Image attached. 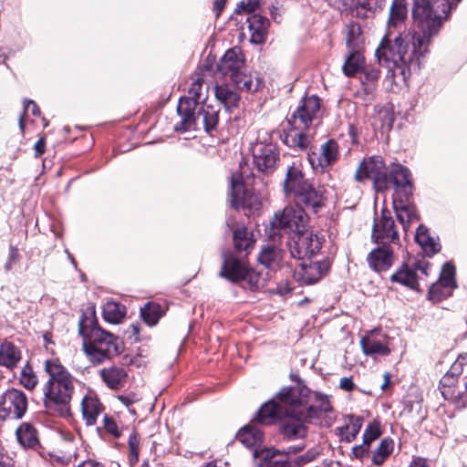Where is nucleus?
I'll use <instances>...</instances> for the list:
<instances>
[{
	"label": "nucleus",
	"instance_id": "obj_23",
	"mask_svg": "<svg viewBox=\"0 0 467 467\" xmlns=\"http://www.w3.org/2000/svg\"><path fill=\"white\" fill-rule=\"evenodd\" d=\"M394 259L392 245L380 244L368 254L367 262L372 270L379 273L389 270Z\"/></svg>",
	"mask_w": 467,
	"mask_h": 467
},
{
	"label": "nucleus",
	"instance_id": "obj_50",
	"mask_svg": "<svg viewBox=\"0 0 467 467\" xmlns=\"http://www.w3.org/2000/svg\"><path fill=\"white\" fill-rule=\"evenodd\" d=\"M23 109L24 113L20 116L19 119V128L21 131H24L25 130V124H24V116L26 115L29 111H31L32 115L34 116H39L40 115V109L38 106L31 99H25L23 102Z\"/></svg>",
	"mask_w": 467,
	"mask_h": 467
},
{
	"label": "nucleus",
	"instance_id": "obj_9",
	"mask_svg": "<svg viewBox=\"0 0 467 467\" xmlns=\"http://www.w3.org/2000/svg\"><path fill=\"white\" fill-rule=\"evenodd\" d=\"M291 379L296 381V386L282 388L276 394V400L286 414L300 416V410H304L310 402L311 390L299 379L298 376L291 375Z\"/></svg>",
	"mask_w": 467,
	"mask_h": 467
},
{
	"label": "nucleus",
	"instance_id": "obj_34",
	"mask_svg": "<svg viewBox=\"0 0 467 467\" xmlns=\"http://www.w3.org/2000/svg\"><path fill=\"white\" fill-rule=\"evenodd\" d=\"M21 358V350L14 343L4 341L0 345V366L13 369L17 366Z\"/></svg>",
	"mask_w": 467,
	"mask_h": 467
},
{
	"label": "nucleus",
	"instance_id": "obj_56",
	"mask_svg": "<svg viewBox=\"0 0 467 467\" xmlns=\"http://www.w3.org/2000/svg\"><path fill=\"white\" fill-rule=\"evenodd\" d=\"M103 426L104 429L110 434H112L115 437L120 436V431H119V427L115 420L109 417L108 415H105L103 418Z\"/></svg>",
	"mask_w": 467,
	"mask_h": 467
},
{
	"label": "nucleus",
	"instance_id": "obj_64",
	"mask_svg": "<svg viewBox=\"0 0 467 467\" xmlns=\"http://www.w3.org/2000/svg\"><path fill=\"white\" fill-rule=\"evenodd\" d=\"M418 274V272H420L423 275H428V270L430 267V264L425 261H418L412 265Z\"/></svg>",
	"mask_w": 467,
	"mask_h": 467
},
{
	"label": "nucleus",
	"instance_id": "obj_33",
	"mask_svg": "<svg viewBox=\"0 0 467 467\" xmlns=\"http://www.w3.org/2000/svg\"><path fill=\"white\" fill-rule=\"evenodd\" d=\"M99 376L106 386L111 389L122 388L127 379L125 369L116 366L103 368L99 370Z\"/></svg>",
	"mask_w": 467,
	"mask_h": 467
},
{
	"label": "nucleus",
	"instance_id": "obj_13",
	"mask_svg": "<svg viewBox=\"0 0 467 467\" xmlns=\"http://www.w3.org/2000/svg\"><path fill=\"white\" fill-rule=\"evenodd\" d=\"M26 395L20 389H9L0 396V419L20 420L27 410Z\"/></svg>",
	"mask_w": 467,
	"mask_h": 467
},
{
	"label": "nucleus",
	"instance_id": "obj_60",
	"mask_svg": "<svg viewBox=\"0 0 467 467\" xmlns=\"http://www.w3.org/2000/svg\"><path fill=\"white\" fill-rule=\"evenodd\" d=\"M118 399L121 401L122 404H124L127 407L139 400V398L135 393L120 395L118 397Z\"/></svg>",
	"mask_w": 467,
	"mask_h": 467
},
{
	"label": "nucleus",
	"instance_id": "obj_40",
	"mask_svg": "<svg viewBox=\"0 0 467 467\" xmlns=\"http://www.w3.org/2000/svg\"><path fill=\"white\" fill-rule=\"evenodd\" d=\"M16 435L24 448L36 449L39 444L36 430L28 422H23L16 429Z\"/></svg>",
	"mask_w": 467,
	"mask_h": 467
},
{
	"label": "nucleus",
	"instance_id": "obj_17",
	"mask_svg": "<svg viewBox=\"0 0 467 467\" xmlns=\"http://www.w3.org/2000/svg\"><path fill=\"white\" fill-rule=\"evenodd\" d=\"M289 253L291 257L296 260H303L306 257H310L320 248L317 238L314 237L313 234L306 231V228L289 236Z\"/></svg>",
	"mask_w": 467,
	"mask_h": 467
},
{
	"label": "nucleus",
	"instance_id": "obj_21",
	"mask_svg": "<svg viewBox=\"0 0 467 467\" xmlns=\"http://www.w3.org/2000/svg\"><path fill=\"white\" fill-rule=\"evenodd\" d=\"M455 267L451 263H445L442 266L439 282L432 285L429 290V295L433 300H441L451 295L455 284Z\"/></svg>",
	"mask_w": 467,
	"mask_h": 467
},
{
	"label": "nucleus",
	"instance_id": "obj_47",
	"mask_svg": "<svg viewBox=\"0 0 467 467\" xmlns=\"http://www.w3.org/2000/svg\"><path fill=\"white\" fill-rule=\"evenodd\" d=\"M19 380L22 386L29 390L36 386L38 382L37 377L28 363L22 368Z\"/></svg>",
	"mask_w": 467,
	"mask_h": 467
},
{
	"label": "nucleus",
	"instance_id": "obj_22",
	"mask_svg": "<svg viewBox=\"0 0 467 467\" xmlns=\"http://www.w3.org/2000/svg\"><path fill=\"white\" fill-rule=\"evenodd\" d=\"M328 269L327 261L302 263L299 268L295 270V277L302 285H313L326 275Z\"/></svg>",
	"mask_w": 467,
	"mask_h": 467
},
{
	"label": "nucleus",
	"instance_id": "obj_19",
	"mask_svg": "<svg viewBox=\"0 0 467 467\" xmlns=\"http://www.w3.org/2000/svg\"><path fill=\"white\" fill-rule=\"evenodd\" d=\"M360 28L356 26H351L347 35L346 42L350 53L346 57L345 63L342 67L343 73L347 77H353L364 68L365 58L357 49Z\"/></svg>",
	"mask_w": 467,
	"mask_h": 467
},
{
	"label": "nucleus",
	"instance_id": "obj_42",
	"mask_svg": "<svg viewBox=\"0 0 467 467\" xmlns=\"http://www.w3.org/2000/svg\"><path fill=\"white\" fill-rule=\"evenodd\" d=\"M102 314L107 322L118 324L125 316V306L117 302L109 301L103 305Z\"/></svg>",
	"mask_w": 467,
	"mask_h": 467
},
{
	"label": "nucleus",
	"instance_id": "obj_53",
	"mask_svg": "<svg viewBox=\"0 0 467 467\" xmlns=\"http://www.w3.org/2000/svg\"><path fill=\"white\" fill-rule=\"evenodd\" d=\"M261 80L256 79L255 81H254L250 75L245 74V77H244V81L242 83L241 89L247 92H254L257 91L261 88Z\"/></svg>",
	"mask_w": 467,
	"mask_h": 467
},
{
	"label": "nucleus",
	"instance_id": "obj_55",
	"mask_svg": "<svg viewBox=\"0 0 467 467\" xmlns=\"http://www.w3.org/2000/svg\"><path fill=\"white\" fill-rule=\"evenodd\" d=\"M362 88L358 91V96L365 101L370 100L376 92L377 86H374V84H361Z\"/></svg>",
	"mask_w": 467,
	"mask_h": 467
},
{
	"label": "nucleus",
	"instance_id": "obj_25",
	"mask_svg": "<svg viewBox=\"0 0 467 467\" xmlns=\"http://www.w3.org/2000/svg\"><path fill=\"white\" fill-rule=\"evenodd\" d=\"M249 275V269L244 262L233 254H224L220 276L237 283L245 280Z\"/></svg>",
	"mask_w": 467,
	"mask_h": 467
},
{
	"label": "nucleus",
	"instance_id": "obj_32",
	"mask_svg": "<svg viewBox=\"0 0 467 467\" xmlns=\"http://www.w3.org/2000/svg\"><path fill=\"white\" fill-rule=\"evenodd\" d=\"M103 407L94 394H87L81 401V412L87 425L96 424L98 417L101 414Z\"/></svg>",
	"mask_w": 467,
	"mask_h": 467
},
{
	"label": "nucleus",
	"instance_id": "obj_35",
	"mask_svg": "<svg viewBox=\"0 0 467 467\" xmlns=\"http://www.w3.org/2000/svg\"><path fill=\"white\" fill-rule=\"evenodd\" d=\"M285 253L275 246H266L262 249L258 255V261L271 271H275L281 267Z\"/></svg>",
	"mask_w": 467,
	"mask_h": 467
},
{
	"label": "nucleus",
	"instance_id": "obj_10",
	"mask_svg": "<svg viewBox=\"0 0 467 467\" xmlns=\"http://www.w3.org/2000/svg\"><path fill=\"white\" fill-rule=\"evenodd\" d=\"M307 216L299 206H286L282 212L276 213L271 221L273 234H287L289 236L306 227Z\"/></svg>",
	"mask_w": 467,
	"mask_h": 467
},
{
	"label": "nucleus",
	"instance_id": "obj_43",
	"mask_svg": "<svg viewBox=\"0 0 467 467\" xmlns=\"http://www.w3.org/2000/svg\"><path fill=\"white\" fill-rule=\"evenodd\" d=\"M394 449V441L390 438H384L374 451L372 455L373 464L379 466L392 453Z\"/></svg>",
	"mask_w": 467,
	"mask_h": 467
},
{
	"label": "nucleus",
	"instance_id": "obj_41",
	"mask_svg": "<svg viewBox=\"0 0 467 467\" xmlns=\"http://www.w3.org/2000/svg\"><path fill=\"white\" fill-rule=\"evenodd\" d=\"M415 239L429 256L437 254L441 250V244L434 237L431 236L428 229L422 224L418 226Z\"/></svg>",
	"mask_w": 467,
	"mask_h": 467
},
{
	"label": "nucleus",
	"instance_id": "obj_6",
	"mask_svg": "<svg viewBox=\"0 0 467 467\" xmlns=\"http://www.w3.org/2000/svg\"><path fill=\"white\" fill-rule=\"evenodd\" d=\"M203 80L197 78L191 84L188 95L180 99L177 113L181 117V121L175 125V130L182 132L191 130L194 124V119L192 118L193 110L205 104L208 98V86L203 88Z\"/></svg>",
	"mask_w": 467,
	"mask_h": 467
},
{
	"label": "nucleus",
	"instance_id": "obj_31",
	"mask_svg": "<svg viewBox=\"0 0 467 467\" xmlns=\"http://www.w3.org/2000/svg\"><path fill=\"white\" fill-rule=\"evenodd\" d=\"M285 414V410L275 398L261 406L257 413V421L263 425H270Z\"/></svg>",
	"mask_w": 467,
	"mask_h": 467
},
{
	"label": "nucleus",
	"instance_id": "obj_20",
	"mask_svg": "<svg viewBox=\"0 0 467 467\" xmlns=\"http://www.w3.org/2000/svg\"><path fill=\"white\" fill-rule=\"evenodd\" d=\"M389 337L381 333L380 330L375 329L369 331L360 340L362 351L367 356H388L391 350L389 347Z\"/></svg>",
	"mask_w": 467,
	"mask_h": 467
},
{
	"label": "nucleus",
	"instance_id": "obj_38",
	"mask_svg": "<svg viewBox=\"0 0 467 467\" xmlns=\"http://www.w3.org/2000/svg\"><path fill=\"white\" fill-rule=\"evenodd\" d=\"M363 424V418L358 416H348V422L337 428V434L340 437L341 441L351 442L358 434Z\"/></svg>",
	"mask_w": 467,
	"mask_h": 467
},
{
	"label": "nucleus",
	"instance_id": "obj_18",
	"mask_svg": "<svg viewBox=\"0 0 467 467\" xmlns=\"http://www.w3.org/2000/svg\"><path fill=\"white\" fill-rule=\"evenodd\" d=\"M372 239L377 244H398L400 237L391 213L387 209H382L380 218L374 223Z\"/></svg>",
	"mask_w": 467,
	"mask_h": 467
},
{
	"label": "nucleus",
	"instance_id": "obj_62",
	"mask_svg": "<svg viewBox=\"0 0 467 467\" xmlns=\"http://www.w3.org/2000/svg\"><path fill=\"white\" fill-rule=\"evenodd\" d=\"M244 77H245V74L243 72V70H240L236 73H232L231 76H229L232 82L239 88H242V83L244 81Z\"/></svg>",
	"mask_w": 467,
	"mask_h": 467
},
{
	"label": "nucleus",
	"instance_id": "obj_5",
	"mask_svg": "<svg viewBox=\"0 0 467 467\" xmlns=\"http://www.w3.org/2000/svg\"><path fill=\"white\" fill-rule=\"evenodd\" d=\"M320 99L317 96L304 98L296 110L287 119L290 128L280 135L284 144L295 150H306L311 144V137L306 133L317 117Z\"/></svg>",
	"mask_w": 467,
	"mask_h": 467
},
{
	"label": "nucleus",
	"instance_id": "obj_30",
	"mask_svg": "<svg viewBox=\"0 0 467 467\" xmlns=\"http://www.w3.org/2000/svg\"><path fill=\"white\" fill-rule=\"evenodd\" d=\"M263 431L254 423L242 428L237 433V440L245 447L252 449L253 454L257 450L265 449L263 447Z\"/></svg>",
	"mask_w": 467,
	"mask_h": 467
},
{
	"label": "nucleus",
	"instance_id": "obj_15",
	"mask_svg": "<svg viewBox=\"0 0 467 467\" xmlns=\"http://www.w3.org/2000/svg\"><path fill=\"white\" fill-rule=\"evenodd\" d=\"M306 150L311 167L322 172L336 163L339 155L338 143L332 139L324 142L317 150L310 145Z\"/></svg>",
	"mask_w": 467,
	"mask_h": 467
},
{
	"label": "nucleus",
	"instance_id": "obj_51",
	"mask_svg": "<svg viewBox=\"0 0 467 467\" xmlns=\"http://www.w3.org/2000/svg\"><path fill=\"white\" fill-rule=\"evenodd\" d=\"M380 76V72L379 69L371 67L364 70L363 75L361 77V84H374V86H378V81Z\"/></svg>",
	"mask_w": 467,
	"mask_h": 467
},
{
	"label": "nucleus",
	"instance_id": "obj_28",
	"mask_svg": "<svg viewBox=\"0 0 467 467\" xmlns=\"http://www.w3.org/2000/svg\"><path fill=\"white\" fill-rule=\"evenodd\" d=\"M306 421L299 415L292 414L279 426V432L285 441L303 439L307 435Z\"/></svg>",
	"mask_w": 467,
	"mask_h": 467
},
{
	"label": "nucleus",
	"instance_id": "obj_12",
	"mask_svg": "<svg viewBox=\"0 0 467 467\" xmlns=\"http://www.w3.org/2000/svg\"><path fill=\"white\" fill-rule=\"evenodd\" d=\"M253 163L259 172L272 174L279 161V150L277 146L268 140V135L262 140L260 137L252 147Z\"/></svg>",
	"mask_w": 467,
	"mask_h": 467
},
{
	"label": "nucleus",
	"instance_id": "obj_29",
	"mask_svg": "<svg viewBox=\"0 0 467 467\" xmlns=\"http://www.w3.org/2000/svg\"><path fill=\"white\" fill-rule=\"evenodd\" d=\"M307 182L299 166L294 162L286 170L283 191L286 196L294 197Z\"/></svg>",
	"mask_w": 467,
	"mask_h": 467
},
{
	"label": "nucleus",
	"instance_id": "obj_16",
	"mask_svg": "<svg viewBox=\"0 0 467 467\" xmlns=\"http://www.w3.org/2000/svg\"><path fill=\"white\" fill-rule=\"evenodd\" d=\"M279 455H281V450L265 448L255 451L254 458L259 459L258 465L260 467H302L313 459L309 452H306L295 458L276 460L275 457Z\"/></svg>",
	"mask_w": 467,
	"mask_h": 467
},
{
	"label": "nucleus",
	"instance_id": "obj_57",
	"mask_svg": "<svg viewBox=\"0 0 467 467\" xmlns=\"http://www.w3.org/2000/svg\"><path fill=\"white\" fill-rule=\"evenodd\" d=\"M305 444L291 445L285 449L281 450V455H285L287 458L296 455L305 450Z\"/></svg>",
	"mask_w": 467,
	"mask_h": 467
},
{
	"label": "nucleus",
	"instance_id": "obj_4",
	"mask_svg": "<svg viewBox=\"0 0 467 467\" xmlns=\"http://www.w3.org/2000/svg\"><path fill=\"white\" fill-rule=\"evenodd\" d=\"M78 332L82 337L83 351L94 365L111 359L122 351V343L119 337L98 327L93 318L85 315L78 322Z\"/></svg>",
	"mask_w": 467,
	"mask_h": 467
},
{
	"label": "nucleus",
	"instance_id": "obj_37",
	"mask_svg": "<svg viewBox=\"0 0 467 467\" xmlns=\"http://www.w3.org/2000/svg\"><path fill=\"white\" fill-rule=\"evenodd\" d=\"M252 42L259 44L265 40L269 20L260 15H253L247 18Z\"/></svg>",
	"mask_w": 467,
	"mask_h": 467
},
{
	"label": "nucleus",
	"instance_id": "obj_8",
	"mask_svg": "<svg viewBox=\"0 0 467 467\" xmlns=\"http://www.w3.org/2000/svg\"><path fill=\"white\" fill-rule=\"evenodd\" d=\"M464 366H467V352L460 354L451 366L447 373L440 381V389L443 398L451 401L457 408H464L467 405V394L462 389H456L455 383L462 373Z\"/></svg>",
	"mask_w": 467,
	"mask_h": 467
},
{
	"label": "nucleus",
	"instance_id": "obj_27",
	"mask_svg": "<svg viewBox=\"0 0 467 467\" xmlns=\"http://www.w3.org/2000/svg\"><path fill=\"white\" fill-rule=\"evenodd\" d=\"M297 203L317 213L324 206V198L321 190L317 189L311 182H307L303 189L294 196Z\"/></svg>",
	"mask_w": 467,
	"mask_h": 467
},
{
	"label": "nucleus",
	"instance_id": "obj_36",
	"mask_svg": "<svg viewBox=\"0 0 467 467\" xmlns=\"http://www.w3.org/2000/svg\"><path fill=\"white\" fill-rule=\"evenodd\" d=\"M419 275L416 273L412 265L407 264L402 265L390 276L391 282L399 283L410 289H417L419 286Z\"/></svg>",
	"mask_w": 467,
	"mask_h": 467
},
{
	"label": "nucleus",
	"instance_id": "obj_58",
	"mask_svg": "<svg viewBox=\"0 0 467 467\" xmlns=\"http://www.w3.org/2000/svg\"><path fill=\"white\" fill-rule=\"evenodd\" d=\"M129 446L130 451V455L138 460L139 458V445L136 436H130L129 440Z\"/></svg>",
	"mask_w": 467,
	"mask_h": 467
},
{
	"label": "nucleus",
	"instance_id": "obj_24",
	"mask_svg": "<svg viewBox=\"0 0 467 467\" xmlns=\"http://www.w3.org/2000/svg\"><path fill=\"white\" fill-rule=\"evenodd\" d=\"M220 109L217 106L202 104L192 112L194 124L191 130H196L200 124L206 132H211L217 128L219 123Z\"/></svg>",
	"mask_w": 467,
	"mask_h": 467
},
{
	"label": "nucleus",
	"instance_id": "obj_3",
	"mask_svg": "<svg viewBox=\"0 0 467 467\" xmlns=\"http://www.w3.org/2000/svg\"><path fill=\"white\" fill-rule=\"evenodd\" d=\"M45 369L49 378L42 389L44 407L50 412L67 416L75 391V378L57 359H47Z\"/></svg>",
	"mask_w": 467,
	"mask_h": 467
},
{
	"label": "nucleus",
	"instance_id": "obj_61",
	"mask_svg": "<svg viewBox=\"0 0 467 467\" xmlns=\"http://www.w3.org/2000/svg\"><path fill=\"white\" fill-rule=\"evenodd\" d=\"M34 150H35V157L36 158H38L40 157L42 154H44L45 150H46V140L44 137H41L36 143H35V146H34Z\"/></svg>",
	"mask_w": 467,
	"mask_h": 467
},
{
	"label": "nucleus",
	"instance_id": "obj_59",
	"mask_svg": "<svg viewBox=\"0 0 467 467\" xmlns=\"http://www.w3.org/2000/svg\"><path fill=\"white\" fill-rule=\"evenodd\" d=\"M339 387L345 391H351L356 388L351 378L344 377L340 379Z\"/></svg>",
	"mask_w": 467,
	"mask_h": 467
},
{
	"label": "nucleus",
	"instance_id": "obj_2",
	"mask_svg": "<svg viewBox=\"0 0 467 467\" xmlns=\"http://www.w3.org/2000/svg\"><path fill=\"white\" fill-rule=\"evenodd\" d=\"M357 182L370 180L377 192H384L391 187L403 194L410 193V170L400 164L392 162L386 165L379 155H374L364 159L355 173Z\"/></svg>",
	"mask_w": 467,
	"mask_h": 467
},
{
	"label": "nucleus",
	"instance_id": "obj_44",
	"mask_svg": "<svg viewBox=\"0 0 467 467\" xmlns=\"http://www.w3.org/2000/svg\"><path fill=\"white\" fill-rule=\"evenodd\" d=\"M140 315L149 326H154L162 317L163 311L160 305L149 302L140 309Z\"/></svg>",
	"mask_w": 467,
	"mask_h": 467
},
{
	"label": "nucleus",
	"instance_id": "obj_49",
	"mask_svg": "<svg viewBox=\"0 0 467 467\" xmlns=\"http://www.w3.org/2000/svg\"><path fill=\"white\" fill-rule=\"evenodd\" d=\"M381 435L380 426L378 422H370L364 433H363V441L367 445L370 446V443Z\"/></svg>",
	"mask_w": 467,
	"mask_h": 467
},
{
	"label": "nucleus",
	"instance_id": "obj_52",
	"mask_svg": "<svg viewBox=\"0 0 467 467\" xmlns=\"http://www.w3.org/2000/svg\"><path fill=\"white\" fill-rule=\"evenodd\" d=\"M260 4L261 0H244L237 5L236 12L253 13L259 7Z\"/></svg>",
	"mask_w": 467,
	"mask_h": 467
},
{
	"label": "nucleus",
	"instance_id": "obj_54",
	"mask_svg": "<svg viewBox=\"0 0 467 467\" xmlns=\"http://www.w3.org/2000/svg\"><path fill=\"white\" fill-rule=\"evenodd\" d=\"M371 4H373V0H363L358 2L356 5L357 16L363 18L368 17L371 9Z\"/></svg>",
	"mask_w": 467,
	"mask_h": 467
},
{
	"label": "nucleus",
	"instance_id": "obj_1",
	"mask_svg": "<svg viewBox=\"0 0 467 467\" xmlns=\"http://www.w3.org/2000/svg\"><path fill=\"white\" fill-rule=\"evenodd\" d=\"M451 7L450 0H416L412 10L415 28L393 36L391 27H398L408 16L405 0H393L388 32L375 51L379 64L387 67L392 77L401 76L403 80L419 71L420 58L429 53L431 39L449 19Z\"/></svg>",
	"mask_w": 467,
	"mask_h": 467
},
{
	"label": "nucleus",
	"instance_id": "obj_48",
	"mask_svg": "<svg viewBox=\"0 0 467 467\" xmlns=\"http://www.w3.org/2000/svg\"><path fill=\"white\" fill-rule=\"evenodd\" d=\"M375 118L380 122V127L382 129H390L392 127L394 115L391 109L388 107H380L377 109Z\"/></svg>",
	"mask_w": 467,
	"mask_h": 467
},
{
	"label": "nucleus",
	"instance_id": "obj_11",
	"mask_svg": "<svg viewBox=\"0 0 467 467\" xmlns=\"http://www.w3.org/2000/svg\"><path fill=\"white\" fill-rule=\"evenodd\" d=\"M244 171H241L231 177V205L236 210L243 209L247 211L248 214H254L261 208V199L258 194L244 186Z\"/></svg>",
	"mask_w": 467,
	"mask_h": 467
},
{
	"label": "nucleus",
	"instance_id": "obj_45",
	"mask_svg": "<svg viewBox=\"0 0 467 467\" xmlns=\"http://www.w3.org/2000/svg\"><path fill=\"white\" fill-rule=\"evenodd\" d=\"M234 244L235 248L239 251H246L250 248L253 240L245 227H240L234 230Z\"/></svg>",
	"mask_w": 467,
	"mask_h": 467
},
{
	"label": "nucleus",
	"instance_id": "obj_39",
	"mask_svg": "<svg viewBox=\"0 0 467 467\" xmlns=\"http://www.w3.org/2000/svg\"><path fill=\"white\" fill-rule=\"evenodd\" d=\"M215 97L228 113H231L240 101L239 94L224 85L215 86Z\"/></svg>",
	"mask_w": 467,
	"mask_h": 467
},
{
	"label": "nucleus",
	"instance_id": "obj_46",
	"mask_svg": "<svg viewBox=\"0 0 467 467\" xmlns=\"http://www.w3.org/2000/svg\"><path fill=\"white\" fill-rule=\"evenodd\" d=\"M22 255L19 252L18 247L16 244H9L7 254L4 264V270L5 273H9L14 267L18 265L21 261Z\"/></svg>",
	"mask_w": 467,
	"mask_h": 467
},
{
	"label": "nucleus",
	"instance_id": "obj_26",
	"mask_svg": "<svg viewBox=\"0 0 467 467\" xmlns=\"http://www.w3.org/2000/svg\"><path fill=\"white\" fill-rule=\"evenodd\" d=\"M244 57L238 47L228 49L217 64V70L224 77L236 73L243 69Z\"/></svg>",
	"mask_w": 467,
	"mask_h": 467
},
{
	"label": "nucleus",
	"instance_id": "obj_63",
	"mask_svg": "<svg viewBox=\"0 0 467 467\" xmlns=\"http://www.w3.org/2000/svg\"><path fill=\"white\" fill-rule=\"evenodd\" d=\"M368 449L369 446L363 442L360 445L355 446L352 451L356 458H362L368 453Z\"/></svg>",
	"mask_w": 467,
	"mask_h": 467
},
{
	"label": "nucleus",
	"instance_id": "obj_7",
	"mask_svg": "<svg viewBox=\"0 0 467 467\" xmlns=\"http://www.w3.org/2000/svg\"><path fill=\"white\" fill-rule=\"evenodd\" d=\"M310 402L304 410H300V417L304 421L330 427L336 420V414L329 397L321 392H315L313 397L310 395Z\"/></svg>",
	"mask_w": 467,
	"mask_h": 467
},
{
	"label": "nucleus",
	"instance_id": "obj_14",
	"mask_svg": "<svg viewBox=\"0 0 467 467\" xmlns=\"http://www.w3.org/2000/svg\"><path fill=\"white\" fill-rule=\"evenodd\" d=\"M412 194L413 184L411 179L410 180V193L403 194L402 192H399L397 190H394L393 194V209L405 234L410 231L412 223L420 220V215L415 205L410 202Z\"/></svg>",
	"mask_w": 467,
	"mask_h": 467
}]
</instances>
